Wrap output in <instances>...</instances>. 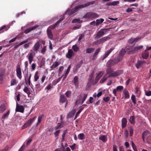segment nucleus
Returning <instances> with one entry per match:
<instances>
[{
  "label": "nucleus",
  "instance_id": "f257e3e1",
  "mask_svg": "<svg viewBox=\"0 0 151 151\" xmlns=\"http://www.w3.org/2000/svg\"><path fill=\"white\" fill-rule=\"evenodd\" d=\"M95 3L94 1L88 2L83 4L76 6L74 8H73L71 9H68L67 11L65 13L69 15H71L76 12L79 9H82L84 7L88 6L91 5Z\"/></svg>",
  "mask_w": 151,
  "mask_h": 151
},
{
  "label": "nucleus",
  "instance_id": "f03ea898",
  "mask_svg": "<svg viewBox=\"0 0 151 151\" xmlns=\"http://www.w3.org/2000/svg\"><path fill=\"white\" fill-rule=\"evenodd\" d=\"M109 28L101 29L96 34L94 38L95 40L99 39L105 34H107L109 31Z\"/></svg>",
  "mask_w": 151,
  "mask_h": 151
},
{
  "label": "nucleus",
  "instance_id": "7ed1b4c3",
  "mask_svg": "<svg viewBox=\"0 0 151 151\" xmlns=\"http://www.w3.org/2000/svg\"><path fill=\"white\" fill-rule=\"evenodd\" d=\"M99 15L97 13L91 12H89L87 13L83 17V18L90 19H94L99 17Z\"/></svg>",
  "mask_w": 151,
  "mask_h": 151
},
{
  "label": "nucleus",
  "instance_id": "20e7f679",
  "mask_svg": "<svg viewBox=\"0 0 151 151\" xmlns=\"http://www.w3.org/2000/svg\"><path fill=\"white\" fill-rule=\"evenodd\" d=\"M36 117V116H35L32 119H29L22 127V129H23L27 127H30L35 120Z\"/></svg>",
  "mask_w": 151,
  "mask_h": 151
},
{
  "label": "nucleus",
  "instance_id": "39448f33",
  "mask_svg": "<svg viewBox=\"0 0 151 151\" xmlns=\"http://www.w3.org/2000/svg\"><path fill=\"white\" fill-rule=\"evenodd\" d=\"M119 62V60L115 58L108 61L106 65L108 67L110 68Z\"/></svg>",
  "mask_w": 151,
  "mask_h": 151
},
{
  "label": "nucleus",
  "instance_id": "423d86ee",
  "mask_svg": "<svg viewBox=\"0 0 151 151\" xmlns=\"http://www.w3.org/2000/svg\"><path fill=\"white\" fill-rule=\"evenodd\" d=\"M126 53V51L124 49H122L119 53V55L116 59L119 60V61H121L123 57L124 56Z\"/></svg>",
  "mask_w": 151,
  "mask_h": 151
},
{
  "label": "nucleus",
  "instance_id": "0eeeda50",
  "mask_svg": "<svg viewBox=\"0 0 151 151\" xmlns=\"http://www.w3.org/2000/svg\"><path fill=\"white\" fill-rule=\"evenodd\" d=\"M143 47V46L142 45H140L139 46L135 47L133 49L129 51L128 52V54H134L137 52L138 50L142 49Z\"/></svg>",
  "mask_w": 151,
  "mask_h": 151
},
{
  "label": "nucleus",
  "instance_id": "6e6552de",
  "mask_svg": "<svg viewBox=\"0 0 151 151\" xmlns=\"http://www.w3.org/2000/svg\"><path fill=\"white\" fill-rule=\"evenodd\" d=\"M16 74L17 77L20 79L22 78L21 69L20 65H18L16 68Z\"/></svg>",
  "mask_w": 151,
  "mask_h": 151
},
{
  "label": "nucleus",
  "instance_id": "1a4fd4ad",
  "mask_svg": "<svg viewBox=\"0 0 151 151\" xmlns=\"http://www.w3.org/2000/svg\"><path fill=\"white\" fill-rule=\"evenodd\" d=\"M151 136V132L147 130L144 131L142 134V137L143 141H145L146 137Z\"/></svg>",
  "mask_w": 151,
  "mask_h": 151
},
{
  "label": "nucleus",
  "instance_id": "9d476101",
  "mask_svg": "<svg viewBox=\"0 0 151 151\" xmlns=\"http://www.w3.org/2000/svg\"><path fill=\"white\" fill-rule=\"evenodd\" d=\"M114 49V48H111L109 50L106 51L104 55L101 56V60H104L106 58Z\"/></svg>",
  "mask_w": 151,
  "mask_h": 151
},
{
  "label": "nucleus",
  "instance_id": "9b49d317",
  "mask_svg": "<svg viewBox=\"0 0 151 151\" xmlns=\"http://www.w3.org/2000/svg\"><path fill=\"white\" fill-rule=\"evenodd\" d=\"M74 53L72 49H69L68 52L66 54V57L69 59H71L72 57L74 55Z\"/></svg>",
  "mask_w": 151,
  "mask_h": 151
},
{
  "label": "nucleus",
  "instance_id": "f8f14e48",
  "mask_svg": "<svg viewBox=\"0 0 151 151\" xmlns=\"http://www.w3.org/2000/svg\"><path fill=\"white\" fill-rule=\"evenodd\" d=\"M122 71L121 70H118L117 71H115L109 75L108 76L109 77H116L120 75L122 73Z\"/></svg>",
  "mask_w": 151,
  "mask_h": 151
},
{
  "label": "nucleus",
  "instance_id": "ddd939ff",
  "mask_svg": "<svg viewBox=\"0 0 151 151\" xmlns=\"http://www.w3.org/2000/svg\"><path fill=\"white\" fill-rule=\"evenodd\" d=\"M26 58H27L29 63L30 64H31L34 58V55L33 53L32 52L29 53L26 56Z\"/></svg>",
  "mask_w": 151,
  "mask_h": 151
},
{
  "label": "nucleus",
  "instance_id": "4468645a",
  "mask_svg": "<svg viewBox=\"0 0 151 151\" xmlns=\"http://www.w3.org/2000/svg\"><path fill=\"white\" fill-rule=\"evenodd\" d=\"M15 110L16 111L23 113L24 111V108L22 106L18 105L17 103Z\"/></svg>",
  "mask_w": 151,
  "mask_h": 151
},
{
  "label": "nucleus",
  "instance_id": "2eb2a0df",
  "mask_svg": "<svg viewBox=\"0 0 151 151\" xmlns=\"http://www.w3.org/2000/svg\"><path fill=\"white\" fill-rule=\"evenodd\" d=\"M145 63L146 62L144 60L142 61L138 60L137 61L135 65L136 67L138 69L141 66H142L144 63Z\"/></svg>",
  "mask_w": 151,
  "mask_h": 151
},
{
  "label": "nucleus",
  "instance_id": "dca6fc26",
  "mask_svg": "<svg viewBox=\"0 0 151 151\" xmlns=\"http://www.w3.org/2000/svg\"><path fill=\"white\" fill-rule=\"evenodd\" d=\"M124 96L125 98L126 99H128L129 98V92L125 88L123 90L122 96Z\"/></svg>",
  "mask_w": 151,
  "mask_h": 151
},
{
  "label": "nucleus",
  "instance_id": "f3484780",
  "mask_svg": "<svg viewBox=\"0 0 151 151\" xmlns=\"http://www.w3.org/2000/svg\"><path fill=\"white\" fill-rule=\"evenodd\" d=\"M73 82L74 83L76 88H78V78L77 76H76L74 77Z\"/></svg>",
  "mask_w": 151,
  "mask_h": 151
},
{
  "label": "nucleus",
  "instance_id": "a211bd4d",
  "mask_svg": "<svg viewBox=\"0 0 151 151\" xmlns=\"http://www.w3.org/2000/svg\"><path fill=\"white\" fill-rule=\"evenodd\" d=\"M40 47V43L39 42H37L34 45L33 47V50L37 52L38 49Z\"/></svg>",
  "mask_w": 151,
  "mask_h": 151
},
{
  "label": "nucleus",
  "instance_id": "6ab92c4d",
  "mask_svg": "<svg viewBox=\"0 0 151 151\" xmlns=\"http://www.w3.org/2000/svg\"><path fill=\"white\" fill-rule=\"evenodd\" d=\"M48 37L50 40H52L53 38V35L51 30L48 29L47 30Z\"/></svg>",
  "mask_w": 151,
  "mask_h": 151
},
{
  "label": "nucleus",
  "instance_id": "aec40b11",
  "mask_svg": "<svg viewBox=\"0 0 151 151\" xmlns=\"http://www.w3.org/2000/svg\"><path fill=\"white\" fill-rule=\"evenodd\" d=\"M75 113V109H73L69 113L67 116V118L68 119L71 118L74 115Z\"/></svg>",
  "mask_w": 151,
  "mask_h": 151
},
{
  "label": "nucleus",
  "instance_id": "412c9836",
  "mask_svg": "<svg viewBox=\"0 0 151 151\" xmlns=\"http://www.w3.org/2000/svg\"><path fill=\"white\" fill-rule=\"evenodd\" d=\"M127 119L125 118H123L122 120V128H124L127 125Z\"/></svg>",
  "mask_w": 151,
  "mask_h": 151
},
{
  "label": "nucleus",
  "instance_id": "4be33fe9",
  "mask_svg": "<svg viewBox=\"0 0 151 151\" xmlns=\"http://www.w3.org/2000/svg\"><path fill=\"white\" fill-rule=\"evenodd\" d=\"M149 55V54L148 52H147V50H146L142 54V56L143 58L146 59L148 57Z\"/></svg>",
  "mask_w": 151,
  "mask_h": 151
},
{
  "label": "nucleus",
  "instance_id": "5701e85b",
  "mask_svg": "<svg viewBox=\"0 0 151 151\" xmlns=\"http://www.w3.org/2000/svg\"><path fill=\"white\" fill-rule=\"evenodd\" d=\"M101 50V48H99L97 49L94 53L92 58V59L93 60H95L96 58H97V55L99 53V51Z\"/></svg>",
  "mask_w": 151,
  "mask_h": 151
},
{
  "label": "nucleus",
  "instance_id": "b1692460",
  "mask_svg": "<svg viewBox=\"0 0 151 151\" xmlns=\"http://www.w3.org/2000/svg\"><path fill=\"white\" fill-rule=\"evenodd\" d=\"M67 100V99L64 95H61L60 96V101L61 103H63Z\"/></svg>",
  "mask_w": 151,
  "mask_h": 151
},
{
  "label": "nucleus",
  "instance_id": "393cba45",
  "mask_svg": "<svg viewBox=\"0 0 151 151\" xmlns=\"http://www.w3.org/2000/svg\"><path fill=\"white\" fill-rule=\"evenodd\" d=\"M36 27L35 26H33L25 30L24 32V33L27 34L30 32L32 30L35 29Z\"/></svg>",
  "mask_w": 151,
  "mask_h": 151
},
{
  "label": "nucleus",
  "instance_id": "a878e982",
  "mask_svg": "<svg viewBox=\"0 0 151 151\" xmlns=\"http://www.w3.org/2000/svg\"><path fill=\"white\" fill-rule=\"evenodd\" d=\"M109 78L108 76L107 75V74H106L101 79L100 81V82L101 83H104Z\"/></svg>",
  "mask_w": 151,
  "mask_h": 151
},
{
  "label": "nucleus",
  "instance_id": "bb28decb",
  "mask_svg": "<svg viewBox=\"0 0 151 151\" xmlns=\"http://www.w3.org/2000/svg\"><path fill=\"white\" fill-rule=\"evenodd\" d=\"M99 139L102 141L104 142H106L107 139L105 135H101L99 137Z\"/></svg>",
  "mask_w": 151,
  "mask_h": 151
},
{
  "label": "nucleus",
  "instance_id": "cd10ccee",
  "mask_svg": "<svg viewBox=\"0 0 151 151\" xmlns=\"http://www.w3.org/2000/svg\"><path fill=\"white\" fill-rule=\"evenodd\" d=\"M135 117L134 116H132L129 118V121L130 123L134 125L135 124Z\"/></svg>",
  "mask_w": 151,
  "mask_h": 151
},
{
  "label": "nucleus",
  "instance_id": "c85d7f7f",
  "mask_svg": "<svg viewBox=\"0 0 151 151\" xmlns=\"http://www.w3.org/2000/svg\"><path fill=\"white\" fill-rule=\"evenodd\" d=\"M104 21V19L103 18H101L100 19H97L96 21V25L97 26L99 24H101Z\"/></svg>",
  "mask_w": 151,
  "mask_h": 151
},
{
  "label": "nucleus",
  "instance_id": "c756f323",
  "mask_svg": "<svg viewBox=\"0 0 151 151\" xmlns=\"http://www.w3.org/2000/svg\"><path fill=\"white\" fill-rule=\"evenodd\" d=\"M10 83L11 86H14L17 85V81L15 78L12 79L11 80Z\"/></svg>",
  "mask_w": 151,
  "mask_h": 151
},
{
  "label": "nucleus",
  "instance_id": "7c9ffc66",
  "mask_svg": "<svg viewBox=\"0 0 151 151\" xmlns=\"http://www.w3.org/2000/svg\"><path fill=\"white\" fill-rule=\"evenodd\" d=\"M83 63V60H81L76 65V67H75V69L76 70H78V69L81 66V65Z\"/></svg>",
  "mask_w": 151,
  "mask_h": 151
},
{
  "label": "nucleus",
  "instance_id": "2f4dec72",
  "mask_svg": "<svg viewBox=\"0 0 151 151\" xmlns=\"http://www.w3.org/2000/svg\"><path fill=\"white\" fill-rule=\"evenodd\" d=\"M84 109V107H81L76 113L75 117L74 118V119L75 120L76 119L77 117L78 116V115L80 113L81 111L83 110Z\"/></svg>",
  "mask_w": 151,
  "mask_h": 151
},
{
  "label": "nucleus",
  "instance_id": "473e14b6",
  "mask_svg": "<svg viewBox=\"0 0 151 151\" xmlns=\"http://www.w3.org/2000/svg\"><path fill=\"white\" fill-rule=\"evenodd\" d=\"M28 41L27 40H25L24 41H23L22 42L19 43L18 45L15 46L14 47V49H16L19 46H20L26 43Z\"/></svg>",
  "mask_w": 151,
  "mask_h": 151
},
{
  "label": "nucleus",
  "instance_id": "72a5a7b5",
  "mask_svg": "<svg viewBox=\"0 0 151 151\" xmlns=\"http://www.w3.org/2000/svg\"><path fill=\"white\" fill-rule=\"evenodd\" d=\"M6 109L5 106L4 104H1L0 106V113H3Z\"/></svg>",
  "mask_w": 151,
  "mask_h": 151
},
{
  "label": "nucleus",
  "instance_id": "f704fd0d",
  "mask_svg": "<svg viewBox=\"0 0 151 151\" xmlns=\"http://www.w3.org/2000/svg\"><path fill=\"white\" fill-rule=\"evenodd\" d=\"M111 38V37L109 36H106L102 37L101 39L103 43L104 42L109 40Z\"/></svg>",
  "mask_w": 151,
  "mask_h": 151
},
{
  "label": "nucleus",
  "instance_id": "c9c22d12",
  "mask_svg": "<svg viewBox=\"0 0 151 151\" xmlns=\"http://www.w3.org/2000/svg\"><path fill=\"white\" fill-rule=\"evenodd\" d=\"M59 65V63L56 61L53 63L52 65L50 67V68L52 69H53Z\"/></svg>",
  "mask_w": 151,
  "mask_h": 151
},
{
  "label": "nucleus",
  "instance_id": "e433bc0d",
  "mask_svg": "<svg viewBox=\"0 0 151 151\" xmlns=\"http://www.w3.org/2000/svg\"><path fill=\"white\" fill-rule=\"evenodd\" d=\"M102 43H103V42H102V41L101 40V38L99 40H98L94 41L93 42V44L94 45H99V44Z\"/></svg>",
  "mask_w": 151,
  "mask_h": 151
},
{
  "label": "nucleus",
  "instance_id": "4c0bfd02",
  "mask_svg": "<svg viewBox=\"0 0 151 151\" xmlns=\"http://www.w3.org/2000/svg\"><path fill=\"white\" fill-rule=\"evenodd\" d=\"M94 48H87L86 50V52L88 53H91L94 51Z\"/></svg>",
  "mask_w": 151,
  "mask_h": 151
},
{
  "label": "nucleus",
  "instance_id": "58836bf2",
  "mask_svg": "<svg viewBox=\"0 0 151 151\" xmlns=\"http://www.w3.org/2000/svg\"><path fill=\"white\" fill-rule=\"evenodd\" d=\"M78 138L80 140H83L85 139L84 135L83 133H80L78 136Z\"/></svg>",
  "mask_w": 151,
  "mask_h": 151
},
{
  "label": "nucleus",
  "instance_id": "ea45409f",
  "mask_svg": "<svg viewBox=\"0 0 151 151\" xmlns=\"http://www.w3.org/2000/svg\"><path fill=\"white\" fill-rule=\"evenodd\" d=\"M87 96V94L85 93L83 94V97L81 99V104H82L85 101Z\"/></svg>",
  "mask_w": 151,
  "mask_h": 151
},
{
  "label": "nucleus",
  "instance_id": "a19ab883",
  "mask_svg": "<svg viewBox=\"0 0 151 151\" xmlns=\"http://www.w3.org/2000/svg\"><path fill=\"white\" fill-rule=\"evenodd\" d=\"M67 129H66L64 130L63 134L62 135V141L63 142L64 141L65 139V134L67 133Z\"/></svg>",
  "mask_w": 151,
  "mask_h": 151
},
{
  "label": "nucleus",
  "instance_id": "79ce46f5",
  "mask_svg": "<svg viewBox=\"0 0 151 151\" xmlns=\"http://www.w3.org/2000/svg\"><path fill=\"white\" fill-rule=\"evenodd\" d=\"M10 113V111H8L5 114H4L2 116V118L3 119H4L8 117Z\"/></svg>",
  "mask_w": 151,
  "mask_h": 151
},
{
  "label": "nucleus",
  "instance_id": "37998d69",
  "mask_svg": "<svg viewBox=\"0 0 151 151\" xmlns=\"http://www.w3.org/2000/svg\"><path fill=\"white\" fill-rule=\"evenodd\" d=\"M72 48L75 52H77L79 50V47L76 45H73L72 47Z\"/></svg>",
  "mask_w": 151,
  "mask_h": 151
},
{
  "label": "nucleus",
  "instance_id": "c03bdc74",
  "mask_svg": "<svg viewBox=\"0 0 151 151\" xmlns=\"http://www.w3.org/2000/svg\"><path fill=\"white\" fill-rule=\"evenodd\" d=\"M31 76V75L30 74L28 78V80H27L28 81H27V80H26V79H25L26 84L27 85H29L30 84L31 82H30V80Z\"/></svg>",
  "mask_w": 151,
  "mask_h": 151
},
{
  "label": "nucleus",
  "instance_id": "a18cd8bd",
  "mask_svg": "<svg viewBox=\"0 0 151 151\" xmlns=\"http://www.w3.org/2000/svg\"><path fill=\"white\" fill-rule=\"evenodd\" d=\"M131 99L134 104H135L136 103L135 96L132 94L131 97Z\"/></svg>",
  "mask_w": 151,
  "mask_h": 151
},
{
  "label": "nucleus",
  "instance_id": "49530a36",
  "mask_svg": "<svg viewBox=\"0 0 151 151\" xmlns=\"http://www.w3.org/2000/svg\"><path fill=\"white\" fill-rule=\"evenodd\" d=\"M35 86L37 90L39 91L42 88V87L40 85V83H38L37 84L35 85Z\"/></svg>",
  "mask_w": 151,
  "mask_h": 151
},
{
  "label": "nucleus",
  "instance_id": "de8ad7c7",
  "mask_svg": "<svg viewBox=\"0 0 151 151\" xmlns=\"http://www.w3.org/2000/svg\"><path fill=\"white\" fill-rule=\"evenodd\" d=\"M23 91L25 93H27L28 95L30 94V91L28 88L26 86L24 87L23 89Z\"/></svg>",
  "mask_w": 151,
  "mask_h": 151
},
{
  "label": "nucleus",
  "instance_id": "09e8293b",
  "mask_svg": "<svg viewBox=\"0 0 151 151\" xmlns=\"http://www.w3.org/2000/svg\"><path fill=\"white\" fill-rule=\"evenodd\" d=\"M38 72H36L34 75V81H37L39 79V76H38Z\"/></svg>",
  "mask_w": 151,
  "mask_h": 151
},
{
  "label": "nucleus",
  "instance_id": "8fccbe9b",
  "mask_svg": "<svg viewBox=\"0 0 151 151\" xmlns=\"http://www.w3.org/2000/svg\"><path fill=\"white\" fill-rule=\"evenodd\" d=\"M8 29L7 27L5 25H4L0 28V31L4 30L3 32L6 31Z\"/></svg>",
  "mask_w": 151,
  "mask_h": 151
},
{
  "label": "nucleus",
  "instance_id": "3c124183",
  "mask_svg": "<svg viewBox=\"0 0 151 151\" xmlns=\"http://www.w3.org/2000/svg\"><path fill=\"white\" fill-rule=\"evenodd\" d=\"M71 91H68L66 92L65 93V95H66L67 97L68 98H70L71 96Z\"/></svg>",
  "mask_w": 151,
  "mask_h": 151
},
{
  "label": "nucleus",
  "instance_id": "603ef678",
  "mask_svg": "<svg viewBox=\"0 0 151 151\" xmlns=\"http://www.w3.org/2000/svg\"><path fill=\"white\" fill-rule=\"evenodd\" d=\"M113 71L112 70V69H111L110 68H108L107 69V70H106L107 73L106 74H107V75H108V74H111L113 72Z\"/></svg>",
  "mask_w": 151,
  "mask_h": 151
},
{
  "label": "nucleus",
  "instance_id": "864d4df0",
  "mask_svg": "<svg viewBox=\"0 0 151 151\" xmlns=\"http://www.w3.org/2000/svg\"><path fill=\"white\" fill-rule=\"evenodd\" d=\"M116 88L118 91L121 92L123 89L124 87L122 86H117L116 87Z\"/></svg>",
  "mask_w": 151,
  "mask_h": 151
},
{
  "label": "nucleus",
  "instance_id": "5fc2aeb1",
  "mask_svg": "<svg viewBox=\"0 0 151 151\" xmlns=\"http://www.w3.org/2000/svg\"><path fill=\"white\" fill-rule=\"evenodd\" d=\"M128 42L129 45L133 44L134 42V38H132L128 40Z\"/></svg>",
  "mask_w": 151,
  "mask_h": 151
},
{
  "label": "nucleus",
  "instance_id": "6e6d98bb",
  "mask_svg": "<svg viewBox=\"0 0 151 151\" xmlns=\"http://www.w3.org/2000/svg\"><path fill=\"white\" fill-rule=\"evenodd\" d=\"M46 50V46H44L42 48L41 50V52L43 54H44Z\"/></svg>",
  "mask_w": 151,
  "mask_h": 151
},
{
  "label": "nucleus",
  "instance_id": "4d7b16f0",
  "mask_svg": "<svg viewBox=\"0 0 151 151\" xmlns=\"http://www.w3.org/2000/svg\"><path fill=\"white\" fill-rule=\"evenodd\" d=\"M4 72L2 71L0 73V81H2L3 80V77L4 75Z\"/></svg>",
  "mask_w": 151,
  "mask_h": 151
},
{
  "label": "nucleus",
  "instance_id": "13d9d810",
  "mask_svg": "<svg viewBox=\"0 0 151 151\" xmlns=\"http://www.w3.org/2000/svg\"><path fill=\"white\" fill-rule=\"evenodd\" d=\"M129 132L130 133L129 136H132L133 134V129L131 127L129 128Z\"/></svg>",
  "mask_w": 151,
  "mask_h": 151
},
{
  "label": "nucleus",
  "instance_id": "bf43d9fd",
  "mask_svg": "<svg viewBox=\"0 0 151 151\" xmlns=\"http://www.w3.org/2000/svg\"><path fill=\"white\" fill-rule=\"evenodd\" d=\"M81 22H80V20L79 19H73L72 21V23H75L76 22L80 23Z\"/></svg>",
  "mask_w": 151,
  "mask_h": 151
},
{
  "label": "nucleus",
  "instance_id": "052dcab7",
  "mask_svg": "<svg viewBox=\"0 0 151 151\" xmlns=\"http://www.w3.org/2000/svg\"><path fill=\"white\" fill-rule=\"evenodd\" d=\"M42 116H39L38 117V122L36 124V126H37L38 124H39V123L41 122L42 119Z\"/></svg>",
  "mask_w": 151,
  "mask_h": 151
},
{
  "label": "nucleus",
  "instance_id": "680f3d73",
  "mask_svg": "<svg viewBox=\"0 0 151 151\" xmlns=\"http://www.w3.org/2000/svg\"><path fill=\"white\" fill-rule=\"evenodd\" d=\"M111 2L112 6L117 5L119 3V2L118 1H113Z\"/></svg>",
  "mask_w": 151,
  "mask_h": 151
},
{
  "label": "nucleus",
  "instance_id": "e2e57ef3",
  "mask_svg": "<svg viewBox=\"0 0 151 151\" xmlns=\"http://www.w3.org/2000/svg\"><path fill=\"white\" fill-rule=\"evenodd\" d=\"M76 145L75 143H74L73 145H70L69 146L71 148V150H74L76 148Z\"/></svg>",
  "mask_w": 151,
  "mask_h": 151
},
{
  "label": "nucleus",
  "instance_id": "0e129e2a",
  "mask_svg": "<svg viewBox=\"0 0 151 151\" xmlns=\"http://www.w3.org/2000/svg\"><path fill=\"white\" fill-rule=\"evenodd\" d=\"M110 99V98L109 96L104 97L103 98V100L105 102H108L109 100Z\"/></svg>",
  "mask_w": 151,
  "mask_h": 151
},
{
  "label": "nucleus",
  "instance_id": "69168bd1",
  "mask_svg": "<svg viewBox=\"0 0 151 151\" xmlns=\"http://www.w3.org/2000/svg\"><path fill=\"white\" fill-rule=\"evenodd\" d=\"M60 132V130H59L56 131V132L54 133V135L55 137H57L59 134Z\"/></svg>",
  "mask_w": 151,
  "mask_h": 151
},
{
  "label": "nucleus",
  "instance_id": "338daca9",
  "mask_svg": "<svg viewBox=\"0 0 151 151\" xmlns=\"http://www.w3.org/2000/svg\"><path fill=\"white\" fill-rule=\"evenodd\" d=\"M117 91H118L116 89V88L114 89L113 90V93L114 94V96H117L116 93Z\"/></svg>",
  "mask_w": 151,
  "mask_h": 151
},
{
  "label": "nucleus",
  "instance_id": "774afa93",
  "mask_svg": "<svg viewBox=\"0 0 151 151\" xmlns=\"http://www.w3.org/2000/svg\"><path fill=\"white\" fill-rule=\"evenodd\" d=\"M31 68L32 70L33 71L35 70L36 68V64L35 63H32L31 65Z\"/></svg>",
  "mask_w": 151,
  "mask_h": 151
}]
</instances>
